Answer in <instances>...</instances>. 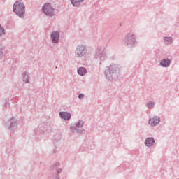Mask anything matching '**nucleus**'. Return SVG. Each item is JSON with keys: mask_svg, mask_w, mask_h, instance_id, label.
<instances>
[{"mask_svg": "<svg viewBox=\"0 0 179 179\" xmlns=\"http://www.w3.org/2000/svg\"><path fill=\"white\" fill-rule=\"evenodd\" d=\"M162 66L167 67L170 65V61L169 59H164L161 62Z\"/></svg>", "mask_w": 179, "mask_h": 179, "instance_id": "obj_9", "label": "nucleus"}, {"mask_svg": "<svg viewBox=\"0 0 179 179\" xmlns=\"http://www.w3.org/2000/svg\"><path fill=\"white\" fill-rule=\"evenodd\" d=\"M77 127H78V128L83 127V122H82V121L78 122L77 123Z\"/></svg>", "mask_w": 179, "mask_h": 179, "instance_id": "obj_13", "label": "nucleus"}, {"mask_svg": "<svg viewBox=\"0 0 179 179\" xmlns=\"http://www.w3.org/2000/svg\"><path fill=\"white\" fill-rule=\"evenodd\" d=\"M78 73L81 76L86 75V69L81 67L78 70Z\"/></svg>", "mask_w": 179, "mask_h": 179, "instance_id": "obj_10", "label": "nucleus"}, {"mask_svg": "<svg viewBox=\"0 0 179 179\" xmlns=\"http://www.w3.org/2000/svg\"><path fill=\"white\" fill-rule=\"evenodd\" d=\"M153 106H155V103H152V102H149L148 103V108H153Z\"/></svg>", "mask_w": 179, "mask_h": 179, "instance_id": "obj_12", "label": "nucleus"}, {"mask_svg": "<svg viewBox=\"0 0 179 179\" xmlns=\"http://www.w3.org/2000/svg\"><path fill=\"white\" fill-rule=\"evenodd\" d=\"M84 51H85V47L80 46L77 48L76 52L78 57H82V55H83Z\"/></svg>", "mask_w": 179, "mask_h": 179, "instance_id": "obj_6", "label": "nucleus"}, {"mask_svg": "<svg viewBox=\"0 0 179 179\" xmlns=\"http://www.w3.org/2000/svg\"><path fill=\"white\" fill-rule=\"evenodd\" d=\"M3 33H4L3 28L0 25V36H2Z\"/></svg>", "mask_w": 179, "mask_h": 179, "instance_id": "obj_14", "label": "nucleus"}, {"mask_svg": "<svg viewBox=\"0 0 179 179\" xmlns=\"http://www.w3.org/2000/svg\"><path fill=\"white\" fill-rule=\"evenodd\" d=\"M155 143V139L152 138H148L145 140V145L146 146H153Z\"/></svg>", "mask_w": 179, "mask_h": 179, "instance_id": "obj_8", "label": "nucleus"}, {"mask_svg": "<svg viewBox=\"0 0 179 179\" xmlns=\"http://www.w3.org/2000/svg\"><path fill=\"white\" fill-rule=\"evenodd\" d=\"M59 115L61 118H63L66 121L68 120H71V113H67V112H61L59 113Z\"/></svg>", "mask_w": 179, "mask_h": 179, "instance_id": "obj_5", "label": "nucleus"}, {"mask_svg": "<svg viewBox=\"0 0 179 179\" xmlns=\"http://www.w3.org/2000/svg\"><path fill=\"white\" fill-rule=\"evenodd\" d=\"M159 122H160V119L157 117H152L149 120V124L152 125V127H155Z\"/></svg>", "mask_w": 179, "mask_h": 179, "instance_id": "obj_3", "label": "nucleus"}, {"mask_svg": "<svg viewBox=\"0 0 179 179\" xmlns=\"http://www.w3.org/2000/svg\"><path fill=\"white\" fill-rule=\"evenodd\" d=\"M165 41H166L167 44H170L173 41V38H164Z\"/></svg>", "mask_w": 179, "mask_h": 179, "instance_id": "obj_11", "label": "nucleus"}, {"mask_svg": "<svg viewBox=\"0 0 179 179\" xmlns=\"http://www.w3.org/2000/svg\"><path fill=\"white\" fill-rule=\"evenodd\" d=\"M13 10L20 17H23L24 16V5L19 1L14 3Z\"/></svg>", "mask_w": 179, "mask_h": 179, "instance_id": "obj_1", "label": "nucleus"}, {"mask_svg": "<svg viewBox=\"0 0 179 179\" xmlns=\"http://www.w3.org/2000/svg\"><path fill=\"white\" fill-rule=\"evenodd\" d=\"M51 38L52 40V43H58V40H59V33L53 32L51 34Z\"/></svg>", "mask_w": 179, "mask_h": 179, "instance_id": "obj_4", "label": "nucleus"}, {"mask_svg": "<svg viewBox=\"0 0 179 179\" xmlns=\"http://www.w3.org/2000/svg\"><path fill=\"white\" fill-rule=\"evenodd\" d=\"M25 77H24V82H25V83H29V76H26V79H24Z\"/></svg>", "mask_w": 179, "mask_h": 179, "instance_id": "obj_15", "label": "nucleus"}, {"mask_svg": "<svg viewBox=\"0 0 179 179\" xmlns=\"http://www.w3.org/2000/svg\"><path fill=\"white\" fill-rule=\"evenodd\" d=\"M43 12L46 16H54V8L50 3H45L43 7Z\"/></svg>", "mask_w": 179, "mask_h": 179, "instance_id": "obj_2", "label": "nucleus"}, {"mask_svg": "<svg viewBox=\"0 0 179 179\" xmlns=\"http://www.w3.org/2000/svg\"><path fill=\"white\" fill-rule=\"evenodd\" d=\"M83 97H85V95H83V94H80L78 96L79 99H83Z\"/></svg>", "mask_w": 179, "mask_h": 179, "instance_id": "obj_16", "label": "nucleus"}, {"mask_svg": "<svg viewBox=\"0 0 179 179\" xmlns=\"http://www.w3.org/2000/svg\"><path fill=\"white\" fill-rule=\"evenodd\" d=\"M84 0H71V5L73 6L78 7L80 6V4Z\"/></svg>", "mask_w": 179, "mask_h": 179, "instance_id": "obj_7", "label": "nucleus"}]
</instances>
